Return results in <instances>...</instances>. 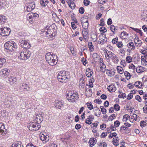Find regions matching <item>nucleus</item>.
Wrapping results in <instances>:
<instances>
[{
	"instance_id": "18",
	"label": "nucleus",
	"mask_w": 147,
	"mask_h": 147,
	"mask_svg": "<svg viewBox=\"0 0 147 147\" xmlns=\"http://www.w3.org/2000/svg\"><path fill=\"white\" fill-rule=\"evenodd\" d=\"M39 16L38 14L36 13H32L29 16V18L31 20H32L34 18H38V17Z\"/></svg>"
},
{
	"instance_id": "26",
	"label": "nucleus",
	"mask_w": 147,
	"mask_h": 147,
	"mask_svg": "<svg viewBox=\"0 0 147 147\" xmlns=\"http://www.w3.org/2000/svg\"><path fill=\"white\" fill-rule=\"evenodd\" d=\"M103 34H102V35H100L99 37L100 40L101 41H103V42H106L107 41V38L106 37V36L105 35V36H103Z\"/></svg>"
},
{
	"instance_id": "35",
	"label": "nucleus",
	"mask_w": 147,
	"mask_h": 147,
	"mask_svg": "<svg viewBox=\"0 0 147 147\" xmlns=\"http://www.w3.org/2000/svg\"><path fill=\"white\" fill-rule=\"evenodd\" d=\"M94 79L93 78H92L91 79H90V80H89V86L91 88H92L93 86V82H94Z\"/></svg>"
},
{
	"instance_id": "46",
	"label": "nucleus",
	"mask_w": 147,
	"mask_h": 147,
	"mask_svg": "<svg viewBox=\"0 0 147 147\" xmlns=\"http://www.w3.org/2000/svg\"><path fill=\"white\" fill-rule=\"evenodd\" d=\"M79 11L81 14L84 13V7H80L79 9Z\"/></svg>"
},
{
	"instance_id": "21",
	"label": "nucleus",
	"mask_w": 147,
	"mask_h": 147,
	"mask_svg": "<svg viewBox=\"0 0 147 147\" xmlns=\"http://www.w3.org/2000/svg\"><path fill=\"white\" fill-rule=\"evenodd\" d=\"M113 61L115 63L117 64L118 63L119 60L118 57L115 54L111 58Z\"/></svg>"
},
{
	"instance_id": "15",
	"label": "nucleus",
	"mask_w": 147,
	"mask_h": 147,
	"mask_svg": "<svg viewBox=\"0 0 147 147\" xmlns=\"http://www.w3.org/2000/svg\"><path fill=\"white\" fill-rule=\"evenodd\" d=\"M96 139L94 138H91L89 141V144L91 147L93 146L96 143Z\"/></svg>"
},
{
	"instance_id": "24",
	"label": "nucleus",
	"mask_w": 147,
	"mask_h": 147,
	"mask_svg": "<svg viewBox=\"0 0 147 147\" xmlns=\"http://www.w3.org/2000/svg\"><path fill=\"white\" fill-rule=\"evenodd\" d=\"M88 47L89 49V50L90 52L93 51L94 50V46L92 45V42H88Z\"/></svg>"
},
{
	"instance_id": "49",
	"label": "nucleus",
	"mask_w": 147,
	"mask_h": 147,
	"mask_svg": "<svg viewBox=\"0 0 147 147\" xmlns=\"http://www.w3.org/2000/svg\"><path fill=\"white\" fill-rule=\"evenodd\" d=\"M135 99L140 102L142 101L141 98L139 95H137L135 96Z\"/></svg>"
},
{
	"instance_id": "52",
	"label": "nucleus",
	"mask_w": 147,
	"mask_h": 147,
	"mask_svg": "<svg viewBox=\"0 0 147 147\" xmlns=\"http://www.w3.org/2000/svg\"><path fill=\"white\" fill-rule=\"evenodd\" d=\"M90 1L88 0H84V4L85 6H88L89 5Z\"/></svg>"
},
{
	"instance_id": "60",
	"label": "nucleus",
	"mask_w": 147,
	"mask_h": 147,
	"mask_svg": "<svg viewBox=\"0 0 147 147\" xmlns=\"http://www.w3.org/2000/svg\"><path fill=\"white\" fill-rule=\"evenodd\" d=\"M106 125L104 123H103L100 125V128L102 129H104L106 127Z\"/></svg>"
},
{
	"instance_id": "13",
	"label": "nucleus",
	"mask_w": 147,
	"mask_h": 147,
	"mask_svg": "<svg viewBox=\"0 0 147 147\" xmlns=\"http://www.w3.org/2000/svg\"><path fill=\"white\" fill-rule=\"evenodd\" d=\"M30 88L28 84L24 83L20 84L19 88V89L20 90H22L23 88L24 90H26L27 91H28Z\"/></svg>"
},
{
	"instance_id": "12",
	"label": "nucleus",
	"mask_w": 147,
	"mask_h": 147,
	"mask_svg": "<svg viewBox=\"0 0 147 147\" xmlns=\"http://www.w3.org/2000/svg\"><path fill=\"white\" fill-rule=\"evenodd\" d=\"M63 103L61 101L57 100L55 102L54 106L56 108L61 109V108L63 106Z\"/></svg>"
},
{
	"instance_id": "3",
	"label": "nucleus",
	"mask_w": 147,
	"mask_h": 147,
	"mask_svg": "<svg viewBox=\"0 0 147 147\" xmlns=\"http://www.w3.org/2000/svg\"><path fill=\"white\" fill-rule=\"evenodd\" d=\"M45 59L48 63L51 66L55 65L58 62V57L53 53L48 52L45 55Z\"/></svg>"
},
{
	"instance_id": "31",
	"label": "nucleus",
	"mask_w": 147,
	"mask_h": 147,
	"mask_svg": "<svg viewBox=\"0 0 147 147\" xmlns=\"http://www.w3.org/2000/svg\"><path fill=\"white\" fill-rule=\"evenodd\" d=\"M74 14L73 15H71V20L74 22V23H75L76 24L78 25L79 24V23L78 22L77 20L74 16Z\"/></svg>"
},
{
	"instance_id": "42",
	"label": "nucleus",
	"mask_w": 147,
	"mask_h": 147,
	"mask_svg": "<svg viewBox=\"0 0 147 147\" xmlns=\"http://www.w3.org/2000/svg\"><path fill=\"white\" fill-rule=\"evenodd\" d=\"M116 117V116L115 114H113L110 115L109 118V120L112 121Z\"/></svg>"
},
{
	"instance_id": "11",
	"label": "nucleus",
	"mask_w": 147,
	"mask_h": 147,
	"mask_svg": "<svg viewBox=\"0 0 147 147\" xmlns=\"http://www.w3.org/2000/svg\"><path fill=\"white\" fill-rule=\"evenodd\" d=\"M35 7V4L34 2H32L29 3L26 7L27 11L28 12L34 9Z\"/></svg>"
},
{
	"instance_id": "6",
	"label": "nucleus",
	"mask_w": 147,
	"mask_h": 147,
	"mask_svg": "<svg viewBox=\"0 0 147 147\" xmlns=\"http://www.w3.org/2000/svg\"><path fill=\"white\" fill-rule=\"evenodd\" d=\"M17 46L16 44L12 41L7 42L4 44L5 49L11 52L15 51L17 48Z\"/></svg>"
},
{
	"instance_id": "53",
	"label": "nucleus",
	"mask_w": 147,
	"mask_h": 147,
	"mask_svg": "<svg viewBox=\"0 0 147 147\" xmlns=\"http://www.w3.org/2000/svg\"><path fill=\"white\" fill-rule=\"evenodd\" d=\"M137 42H138V43L135 42V45L137 47H140L142 43L141 40H137Z\"/></svg>"
},
{
	"instance_id": "28",
	"label": "nucleus",
	"mask_w": 147,
	"mask_h": 147,
	"mask_svg": "<svg viewBox=\"0 0 147 147\" xmlns=\"http://www.w3.org/2000/svg\"><path fill=\"white\" fill-rule=\"evenodd\" d=\"M82 26L84 29L86 30L88 29V26L89 23H85L84 22H81Z\"/></svg>"
},
{
	"instance_id": "7",
	"label": "nucleus",
	"mask_w": 147,
	"mask_h": 147,
	"mask_svg": "<svg viewBox=\"0 0 147 147\" xmlns=\"http://www.w3.org/2000/svg\"><path fill=\"white\" fill-rule=\"evenodd\" d=\"M31 53L29 51H26L21 52L20 53V56L19 58L22 60H25L28 59L30 57Z\"/></svg>"
},
{
	"instance_id": "20",
	"label": "nucleus",
	"mask_w": 147,
	"mask_h": 147,
	"mask_svg": "<svg viewBox=\"0 0 147 147\" xmlns=\"http://www.w3.org/2000/svg\"><path fill=\"white\" fill-rule=\"evenodd\" d=\"M6 20V17L3 15L0 16V24H4Z\"/></svg>"
},
{
	"instance_id": "48",
	"label": "nucleus",
	"mask_w": 147,
	"mask_h": 147,
	"mask_svg": "<svg viewBox=\"0 0 147 147\" xmlns=\"http://www.w3.org/2000/svg\"><path fill=\"white\" fill-rule=\"evenodd\" d=\"M93 72H86V76H87L88 77V78H89L90 77H91L92 74H93Z\"/></svg>"
},
{
	"instance_id": "34",
	"label": "nucleus",
	"mask_w": 147,
	"mask_h": 147,
	"mask_svg": "<svg viewBox=\"0 0 147 147\" xmlns=\"http://www.w3.org/2000/svg\"><path fill=\"white\" fill-rule=\"evenodd\" d=\"M118 72L121 74H122L123 72V68L120 66H117Z\"/></svg>"
},
{
	"instance_id": "64",
	"label": "nucleus",
	"mask_w": 147,
	"mask_h": 147,
	"mask_svg": "<svg viewBox=\"0 0 147 147\" xmlns=\"http://www.w3.org/2000/svg\"><path fill=\"white\" fill-rule=\"evenodd\" d=\"M94 102L97 103L99 104H100L102 102V101L100 100L96 99L94 101Z\"/></svg>"
},
{
	"instance_id": "55",
	"label": "nucleus",
	"mask_w": 147,
	"mask_h": 147,
	"mask_svg": "<svg viewBox=\"0 0 147 147\" xmlns=\"http://www.w3.org/2000/svg\"><path fill=\"white\" fill-rule=\"evenodd\" d=\"M71 26L72 28L73 29H76L77 28L76 26V25L75 24L74 22H72L71 23Z\"/></svg>"
},
{
	"instance_id": "33",
	"label": "nucleus",
	"mask_w": 147,
	"mask_h": 147,
	"mask_svg": "<svg viewBox=\"0 0 147 147\" xmlns=\"http://www.w3.org/2000/svg\"><path fill=\"white\" fill-rule=\"evenodd\" d=\"M110 28L111 31L114 34L115 33V31L117 30L115 26L113 25L110 26Z\"/></svg>"
},
{
	"instance_id": "37",
	"label": "nucleus",
	"mask_w": 147,
	"mask_h": 147,
	"mask_svg": "<svg viewBox=\"0 0 147 147\" xmlns=\"http://www.w3.org/2000/svg\"><path fill=\"white\" fill-rule=\"evenodd\" d=\"M140 126L142 127H144L146 126L147 123L146 121L143 120L141 121L140 122Z\"/></svg>"
},
{
	"instance_id": "10",
	"label": "nucleus",
	"mask_w": 147,
	"mask_h": 147,
	"mask_svg": "<svg viewBox=\"0 0 147 147\" xmlns=\"http://www.w3.org/2000/svg\"><path fill=\"white\" fill-rule=\"evenodd\" d=\"M10 71V70L7 68L3 69L1 70L0 74L2 77L5 78L9 75Z\"/></svg>"
},
{
	"instance_id": "61",
	"label": "nucleus",
	"mask_w": 147,
	"mask_h": 147,
	"mask_svg": "<svg viewBox=\"0 0 147 147\" xmlns=\"http://www.w3.org/2000/svg\"><path fill=\"white\" fill-rule=\"evenodd\" d=\"M127 87L129 88V89L133 88L134 87V84H132L129 83L127 85Z\"/></svg>"
},
{
	"instance_id": "51",
	"label": "nucleus",
	"mask_w": 147,
	"mask_h": 147,
	"mask_svg": "<svg viewBox=\"0 0 147 147\" xmlns=\"http://www.w3.org/2000/svg\"><path fill=\"white\" fill-rule=\"evenodd\" d=\"M106 73L109 76H112V73L111 72V71L109 69H107L106 71Z\"/></svg>"
},
{
	"instance_id": "39",
	"label": "nucleus",
	"mask_w": 147,
	"mask_h": 147,
	"mask_svg": "<svg viewBox=\"0 0 147 147\" xmlns=\"http://www.w3.org/2000/svg\"><path fill=\"white\" fill-rule=\"evenodd\" d=\"M132 58L130 56H127L126 58V60L128 63H130L132 61Z\"/></svg>"
},
{
	"instance_id": "1",
	"label": "nucleus",
	"mask_w": 147,
	"mask_h": 147,
	"mask_svg": "<svg viewBox=\"0 0 147 147\" xmlns=\"http://www.w3.org/2000/svg\"><path fill=\"white\" fill-rule=\"evenodd\" d=\"M43 118L41 113L40 117H36L33 122L29 123L28 128L29 129L32 131H36L38 130L40 128L41 125L40 123L43 121Z\"/></svg>"
},
{
	"instance_id": "62",
	"label": "nucleus",
	"mask_w": 147,
	"mask_h": 147,
	"mask_svg": "<svg viewBox=\"0 0 147 147\" xmlns=\"http://www.w3.org/2000/svg\"><path fill=\"white\" fill-rule=\"evenodd\" d=\"M112 23V21L111 18H109L108 19L107 21V24L108 25H110Z\"/></svg>"
},
{
	"instance_id": "38",
	"label": "nucleus",
	"mask_w": 147,
	"mask_h": 147,
	"mask_svg": "<svg viewBox=\"0 0 147 147\" xmlns=\"http://www.w3.org/2000/svg\"><path fill=\"white\" fill-rule=\"evenodd\" d=\"M100 31L101 32L103 33H105L107 31V30L106 28L104 26H102L100 28Z\"/></svg>"
},
{
	"instance_id": "9",
	"label": "nucleus",
	"mask_w": 147,
	"mask_h": 147,
	"mask_svg": "<svg viewBox=\"0 0 147 147\" xmlns=\"http://www.w3.org/2000/svg\"><path fill=\"white\" fill-rule=\"evenodd\" d=\"M10 29L8 28H0V35L4 36H8L11 32Z\"/></svg>"
},
{
	"instance_id": "44",
	"label": "nucleus",
	"mask_w": 147,
	"mask_h": 147,
	"mask_svg": "<svg viewBox=\"0 0 147 147\" xmlns=\"http://www.w3.org/2000/svg\"><path fill=\"white\" fill-rule=\"evenodd\" d=\"M120 124L119 121L118 120H116L114 122V126L116 127H118Z\"/></svg>"
},
{
	"instance_id": "40",
	"label": "nucleus",
	"mask_w": 147,
	"mask_h": 147,
	"mask_svg": "<svg viewBox=\"0 0 147 147\" xmlns=\"http://www.w3.org/2000/svg\"><path fill=\"white\" fill-rule=\"evenodd\" d=\"M100 108L101 109V111L103 114H105L106 113L107 110L103 106H100Z\"/></svg>"
},
{
	"instance_id": "19",
	"label": "nucleus",
	"mask_w": 147,
	"mask_h": 147,
	"mask_svg": "<svg viewBox=\"0 0 147 147\" xmlns=\"http://www.w3.org/2000/svg\"><path fill=\"white\" fill-rule=\"evenodd\" d=\"M49 2L48 0H40V3L44 7H45Z\"/></svg>"
},
{
	"instance_id": "27",
	"label": "nucleus",
	"mask_w": 147,
	"mask_h": 147,
	"mask_svg": "<svg viewBox=\"0 0 147 147\" xmlns=\"http://www.w3.org/2000/svg\"><path fill=\"white\" fill-rule=\"evenodd\" d=\"M124 74L125 76H126V77L127 78V80H129L130 79L131 76V74L126 71H125L124 73Z\"/></svg>"
},
{
	"instance_id": "14",
	"label": "nucleus",
	"mask_w": 147,
	"mask_h": 147,
	"mask_svg": "<svg viewBox=\"0 0 147 147\" xmlns=\"http://www.w3.org/2000/svg\"><path fill=\"white\" fill-rule=\"evenodd\" d=\"M9 81L10 82V83L11 84H16L17 81L16 78L14 76H10L8 78Z\"/></svg>"
},
{
	"instance_id": "8",
	"label": "nucleus",
	"mask_w": 147,
	"mask_h": 147,
	"mask_svg": "<svg viewBox=\"0 0 147 147\" xmlns=\"http://www.w3.org/2000/svg\"><path fill=\"white\" fill-rule=\"evenodd\" d=\"M19 42L22 47L25 49H29L31 47L30 44L25 38L20 39Z\"/></svg>"
},
{
	"instance_id": "47",
	"label": "nucleus",
	"mask_w": 147,
	"mask_h": 147,
	"mask_svg": "<svg viewBox=\"0 0 147 147\" xmlns=\"http://www.w3.org/2000/svg\"><path fill=\"white\" fill-rule=\"evenodd\" d=\"M118 40V38L116 37L113 39L112 40V43L113 44H116V42H117Z\"/></svg>"
},
{
	"instance_id": "30",
	"label": "nucleus",
	"mask_w": 147,
	"mask_h": 147,
	"mask_svg": "<svg viewBox=\"0 0 147 147\" xmlns=\"http://www.w3.org/2000/svg\"><path fill=\"white\" fill-rule=\"evenodd\" d=\"M137 83H138L139 84H141V87H142L143 84L140 81H137L135 82L134 84V85L136 87H138V88H141V86H139L138 85L136 84Z\"/></svg>"
},
{
	"instance_id": "25",
	"label": "nucleus",
	"mask_w": 147,
	"mask_h": 147,
	"mask_svg": "<svg viewBox=\"0 0 147 147\" xmlns=\"http://www.w3.org/2000/svg\"><path fill=\"white\" fill-rule=\"evenodd\" d=\"M11 147H24L21 142L19 143L16 142L15 144L12 145Z\"/></svg>"
},
{
	"instance_id": "29",
	"label": "nucleus",
	"mask_w": 147,
	"mask_h": 147,
	"mask_svg": "<svg viewBox=\"0 0 147 147\" xmlns=\"http://www.w3.org/2000/svg\"><path fill=\"white\" fill-rule=\"evenodd\" d=\"M67 3L69 7L72 9H74L75 8V5L74 3L71 2H69H69H67Z\"/></svg>"
},
{
	"instance_id": "54",
	"label": "nucleus",
	"mask_w": 147,
	"mask_h": 147,
	"mask_svg": "<svg viewBox=\"0 0 147 147\" xmlns=\"http://www.w3.org/2000/svg\"><path fill=\"white\" fill-rule=\"evenodd\" d=\"M26 147H38L36 146H34L32 143H28L26 146Z\"/></svg>"
},
{
	"instance_id": "63",
	"label": "nucleus",
	"mask_w": 147,
	"mask_h": 147,
	"mask_svg": "<svg viewBox=\"0 0 147 147\" xmlns=\"http://www.w3.org/2000/svg\"><path fill=\"white\" fill-rule=\"evenodd\" d=\"M120 64L121 65H123V67H125L126 66V64L125 63V61L124 60H122L121 61Z\"/></svg>"
},
{
	"instance_id": "32",
	"label": "nucleus",
	"mask_w": 147,
	"mask_h": 147,
	"mask_svg": "<svg viewBox=\"0 0 147 147\" xmlns=\"http://www.w3.org/2000/svg\"><path fill=\"white\" fill-rule=\"evenodd\" d=\"M86 104L89 110H91L94 108L91 102H88L86 103Z\"/></svg>"
},
{
	"instance_id": "50",
	"label": "nucleus",
	"mask_w": 147,
	"mask_h": 147,
	"mask_svg": "<svg viewBox=\"0 0 147 147\" xmlns=\"http://www.w3.org/2000/svg\"><path fill=\"white\" fill-rule=\"evenodd\" d=\"M117 46L119 48H121L123 46V44L121 42H119L117 44Z\"/></svg>"
},
{
	"instance_id": "45",
	"label": "nucleus",
	"mask_w": 147,
	"mask_h": 147,
	"mask_svg": "<svg viewBox=\"0 0 147 147\" xmlns=\"http://www.w3.org/2000/svg\"><path fill=\"white\" fill-rule=\"evenodd\" d=\"M85 122L86 124L88 125H90L92 123V122L91 121V120L90 118H87L86 119Z\"/></svg>"
},
{
	"instance_id": "5",
	"label": "nucleus",
	"mask_w": 147,
	"mask_h": 147,
	"mask_svg": "<svg viewBox=\"0 0 147 147\" xmlns=\"http://www.w3.org/2000/svg\"><path fill=\"white\" fill-rule=\"evenodd\" d=\"M44 32L46 35H49V36L50 38H53L55 37V36L56 35V30L54 28L52 27V26H50L48 27H47L44 28Z\"/></svg>"
},
{
	"instance_id": "17",
	"label": "nucleus",
	"mask_w": 147,
	"mask_h": 147,
	"mask_svg": "<svg viewBox=\"0 0 147 147\" xmlns=\"http://www.w3.org/2000/svg\"><path fill=\"white\" fill-rule=\"evenodd\" d=\"M7 130L5 128V125H2V126H0V132L3 135H5L7 133Z\"/></svg>"
},
{
	"instance_id": "41",
	"label": "nucleus",
	"mask_w": 147,
	"mask_h": 147,
	"mask_svg": "<svg viewBox=\"0 0 147 147\" xmlns=\"http://www.w3.org/2000/svg\"><path fill=\"white\" fill-rule=\"evenodd\" d=\"M114 108L116 111H118L120 110V107L118 104H115L114 106Z\"/></svg>"
},
{
	"instance_id": "36",
	"label": "nucleus",
	"mask_w": 147,
	"mask_h": 147,
	"mask_svg": "<svg viewBox=\"0 0 147 147\" xmlns=\"http://www.w3.org/2000/svg\"><path fill=\"white\" fill-rule=\"evenodd\" d=\"M99 122L98 121H96L95 123H92V125H90V127L91 128H93L94 127L96 128Z\"/></svg>"
},
{
	"instance_id": "2",
	"label": "nucleus",
	"mask_w": 147,
	"mask_h": 147,
	"mask_svg": "<svg viewBox=\"0 0 147 147\" xmlns=\"http://www.w3.org/2000/svg\"><path fill=\"white\" fill-rule=\"evenodd\" d=\"M70 78L69 72L68 71H61L57 75L58 80L63 83L67 82Z\"/></svg>"
},
{
	"instance_id": "59",
	"label": "nucleus",
	"mask_w": 147,
	"mask_h": 147,
	"mask_svg": "<svg viewBox=\"0 0 147 147\" xmlns=\"http://www.w3.org/2000/svg\"><path fill=\"white\" fill-rule=\"evenodd\" d=\"M133 97V95L132 94V93H130L129 94H128V95H127V99L128 100H130Z\"/></svg>"
},
{
	"instance_id": "58",
	"label": "nucleus",
	"mask_w": 147,
	"mask_h": 147,
	"mask_svg": "<svg viewBox=\"0 0 147 147\" xmlns=\"http://www.w3.org/2000/svg\"><path fill=\"white\" fill-rule=\"evenodd\" d=\"M100 22L99 25L100 26H103L105 25V22L104 21V19L103 18H102L100 20Z\"/></svg>"
},
{
	"instance_id": "16",
	"label": "nucleus",
	"mask_w": 147,
	"mask_h": 147,
	"mask_svg": "<svg viewBox=\"0 0 147 147\" xmlns=\"http://www.w3.org/2000/svg\"><path fill=\"white\" fill-rule=\"evenodd\" d=\"M108 90L111 92H115L116 90L115 86L113 85H109L107 88Z\"/></svg>"
},
{
	"instance_id": "43",
	"label": "nucleus",
	"mask_w": 147,
	"mask_h": 147,
	"mask_svg": "<svg viewBox=\"0 0 147 147\" xmlns=\"http://www.w3.org/2000/svg\"><path fill=\"white\" fill-rule=\"evenodd\" d=\"M130 117L128 115L126 114L124 115L123 117V120L125 121H126L127 120L128 118Z\"/></svg>"
},
{
	"instance_id": "57",
	"label": "nucleus",
	"mask_w": 147,
	"mask_h": 147,
	"mask_svg": "<svg viewBox=\"0 0 147 147\" xmlns=\"http://www.w3.org/2000/svg\"><path fill=\"white\" fill-rule=\"evenodd\" d=\"M45 135L43 134H42L40 136V139L43 141H45Z\"/></svg>"
},
{
	"instance_id": "23",
	"label": "nucleus",
	"mask_w": 147,
	"mask_h": 147,
	"mask_svg": "<svg viewBox=\"0 0 147 147\" xmlns=\"http://www.w3.org/2000/svg\"><path fill=\"white\" fill-rule=\"evenodd\" d=\"M127 46L128 48H130L132 47V48H131V50H134L135 49V46L134 45V43L132 42H129L127 44Z\"/></svg>"
},
{
	"instance_id": "4",
	"label": "nucleus",
	"mask_w": 147,
	"mask_h": 147,
	"mask_svg": "<svg viewBox=\"0 0 147 147\" xmlns=\"http://www.w3.org/2000/svg\"><path fill=\"white\" fill-rule=\"evenodd\" d=\"M78 93L74 91L69 90L66 94V98L70 102H76L79 98Z\"/></svg>"
},
{
	"instance_id": "56",
	"label": "nucleus",
	"mask_w": 147,
	"mask_h": 147,
	"mask_svg": "<svg viewBox=\"0 0 147 147\" xmlns=\"http://www.w3.org/2000/svg\"><path fill=\"white\" fill-rule=\"evenodd\" d=\"M82 126L79 124H77L75 126V128L76 129H79Z\"/></svg>"
},
{
	"instance_id": "22",
	"label": "nucleus",
	"mask_w": 147,
	"mask_h": 147,
	"mask_svg": "<svg viewBox=\"0 0 147 147\" xmlns=\"http://www.w3.org/2000/svg\"><path fill=\"white\" fill-rule=\"evenodd\" d=\"M6 62V60L3 57H0V68Z\"/></svg>"
}]
</instances>
